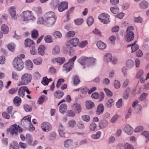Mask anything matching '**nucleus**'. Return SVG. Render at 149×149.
Instances as JSON below:
<instances>
[{
  "mask_svg": "<svg viewBox=\"0 0 149 149\" xmlns=\"http://www.w3.org/2000/svg\"><path fill=\"white\" fill-rule=\"evenodd\" d=\"M52 36L56 39H61L63 36L62 33L59 31H56L52 33Z\"/></svg>",
  "mask_w": 149,
  "mask_h": 149,
  "instance_id": "nucleus-26",
  "label": "nucleus"
},
{
  "mask_svg": "<svg viewBox=\"0 0 149 149\" xmlns=\"http://www.w3.org/2000/svg\"><path fill=\"white\" fill-rule=\"evenodd\" d=\"M44 40L45 42L47 43H51L53 42V40L52 36L49 35L46 36Z\"/></svg>",
  "mask_w": 149,
  "mask_h": 149,
  "instance_id": "nucleus-39",
  "label": "nucleus"
},
{
  "mask_svg": "<svg viewBox=\"0 0 149 149\" xmlns=\"http://www.w3.org/2000/svg\"><path fill=\"white\" fill-rule=\"evenodd\" d=\"M40 128L43 131L47 132L52 129V126L49 123L45 122L42 124Z\"/></svg>",
  "mask_w": 149,
  "mask_h": 149,
  "instance_id": "nucleus-9",
  "label": "nucleus"
},
{
  "mask_svg": "<svg viewBox=\"0 0 149 149\" xmlns=\"http://www.w3.org/2000/svg\"><path fill=\"white\" fill-rule=\"evenodd\" d=\"M19 147L15 141H13L10 144L9 149H19Z\"/></svg>",
  "mask_w": 149,
  "mask_h": 149,
  "instance_id": "nucleus-40",
  "label": "nucleus"
},
{
  "mask_svg": "<svg viewBox=\"0 0 149 149\" xmlns=\"http://www.w3.org/2000/svg\"><path fill=\"white\" fill-rule=\"evenodd\" d=\"M113 86L116 89L119 88L120 87V82L118 80H115L114 82Z\"/></svg>",
  "mask_w": 149,
  "mask_h": 149,
  "instance_id": "nucleus-57",
  "label": "nucleus"
},
{
  "mask_svg": "<svg viewBox=\"0 0 149 149\" xmlns=\"http://www.w3.org/2000/svg\"><path fill=\"white\" fill-rule=\"evenodd\" d=\"M148 2L145 0L142 1L139 4V7L140 9L145 10L149 6Z\"/></svg>",
  "mask_w": 149,
  "mask_h": 149,
  "instance_id": "nucleus-16",
  "label": "nucleus"
},
{
  "mask_svg": "<svg viewBox=\"0 0 149 149\" xmlns=\"http://www.w3.org/2000/svg\"><path fill=\"white\" fill-rule=\"evenodd\" d=\"M68 125L69 127L73 128L76 126L77 122L75 120L72 119L68 121Z\"/></svg>",
  "mask_w": 149,
  "mask_h": 149,
  "instance_id": "nucleus-43",
  "label": "nucleus"
},
{
  "mask_svg": "<svg viewBox=\"0 0 149 149\" xmlns=\"http://www.w3.org/2000/svg\"><path fill=\"white\" fill-rule=\"evenodd\" d=\"M108 124V122L107 120H103L100 121L99 127L101 129H103L106 128Z\"/></svg>",
  "mask_w": 149,
  "mask_h": 149,
  "instance_id": "nucleus-24",
  "label": "nucleus"
},
{
  "mask_svg": "<svg viewBox=\"0 0 149 149\" xmlns=\"http://www.w3.org/2000/svg\"><path fill=\"white\" fill-rule=\"evenodd\" d=\"M72 107L76 113L78 114L81 111L82 108L79 104L78 103L74 104Z\"/></svg>",
  "mask_w": 149,
  "mask_h": 149,
  "instance_id": "nucleus-12",
  "label": "nucleus"
},
{
  "mask_svg": "<svg viewBox=\"0 0 149 149\" xmlns=\"http://www.w3.org/2000/svg\"><path fill=\"white\" fill-rule=\"evenodd\" d=\"M16 7L15 6H12L9 7L8 9V11L9 15L16 13Z\"/></svg>",
  "mask_w": 149,
  "mask_h": 149,
  "instance_id": "nucleus-51",
  "label": "nucleus"
},
{
  "mask_svg": "<svg viewBox=\"0 0 149 149\" xmlns=\"http://www.w3.org/2000/svg\"><path fill=\"white\" fill-rule=\"evenodd\" d=\"M104 110V107L102 104H100L97 107L96 110V114L97 115H100L103 113Z\"/></svg>",
  "mask_w": 149,
  "mask_h": 149,
  "instance_id": "nucleus-20",
  "label": "nucleus"
},
{
  "mask_svg": "<svg viewBox=\"0 0 149 149\" xmlns=\"http://www.w3.org/2000/svg\"><path fill=\"white\" fill-rule=\"evenodd\" d=\"M31 116L28 115L24 117L22 120V123H23L25 125H28L31 123Z\"/></svg>",
  "mask_w": 149,
  "mask_h": 149,
  "instance_id": "nucleus-18",
  "label": "nucleus"
},
{
  "mask_svg": "<svg viewBox=\"0 0 149 149\" xmlns=\"http://www.w3.org/2000/svg\"><path fill=\"white\" fill-rule=\"evenodd\" d=\"M78 61L80 64L85 67L88 66L89 57L82 56L78 60Z\"/></svg>",
  "mask_w": 149,
  "mask_h": 149,
  "instance_id": "nucleus-10",
  "label": "nucleus"
},
{
  "mask_svg": "<svg viewBox=\"0 0 149 149\" xmlns=\"http://www.w3.org/2000/svg\"><path fill=\"white\" fill-rule=\"evenodd\" d=\"M123 130L126 134L130 135L133 132V129L130 125L127 124L125 126Z\"/></svg>",
  "mask_w": 149,
  "mask_h": 149,
  "instance_id": "nucleus-14",
  "label": "nucleus"
},
{
  "mask_svg": "<svg viewBox=\"0 0 149 149\" xmlns=\"http://www.w3.org/2000/svg\"><path fill=\"white\" fill-rule=\"evenodd\" d=\"M94 22V18L92 16H89L87 19V23L88 26L91 25Z\"/></svg>",
  "mask_w": 149,
  "mask_h": 149,
  "instance_id": "nucleus-44",
  "label": "nucleus"
},
{
  "mask_svg": "<svg viewBox=\"0 0 149 149\" xmlns=\"http://www.w3.org/2000/svg\"><path fill=\"white\" fill-rule=\"evenodd\" d=\"M73 78L74 84L75 86H77L79 83L80 81L78 76H75L73 77Z\"/></svg>",
  "mask_w": 149,
  "mask_h": 149,
  "instance_id": "nucleus-56",
  "label": "nucleus"
},
{
  "mask_svg": "<svg viewBox=\"0 0 149 149\" xmlns=\"http://www.w3.org/2000/svg\"><path fill=\"white\" fill-rule=\"evenodd\" d=\"M123 100L122 99H120L116 102V105L118 108L121 107L123 106Z\"/></svg>",
  "mask_w": 149,
  "mask_h": 149,
  "instance_id": "nucleus-61",
  "label": "nucleus"
},
{
  "mask_svg": "<svg viewBox=\"0 0 149 149\" xmlns=\"http://www.w3.org/2000/svg\"><path fill=\"white\" fill-rule=\"evenodd\" d=\"M114 105V100L112 99H110L108 100L107 102L105 107H106L111 108Z\"/></svg>",
  "mask_w": 149,
  "mask_h": 149,
  "instance_id": "nucleus-32",
  "label": "nucleus"
},
{
  "mask_svg": "<svg viewBox=\"0 0 149 149\" xmlns=\"http://www.w3.org/2000/svg\"><path fill=\"white\" fill-rule=\"evenodd\" d=\"M110 9L111 12L114 14H117L119 11V8L117 6L111 7Z\"/></svg>",
  "mask_w": 149,
  "mask_h": 149,
  "instance_id": "nucleus-46",
  "label": "nucleus"
},
{
  "mask_svg": "<svg viewBox=\"0 0 149 149\" xmlns=\"http://www.w3.org/2000/svg\"><path fill=\"white\" fill-rule=\"evenodd\" d=\"M68 8V3L66 1L61 2L58 6V10L60 12H62Z\"/></svg>",
  "mask_w": 149,
  "mask_h": 149,
  "instance_id": "nucleus-11",
  "label": "nucleus"
},
{
  "mask_svg": "<svg viewBox=\"0 0 149 149\" xmlns=\"http://www.w3.org/2000/svg\"><path fill=\"white\" fill-rule=\"evenodd\" d=\"M45 47L43 45H40L38 48V53L39 55L43 56L45 54Z\"/></svg>",
  "mask_w": 149,
  "mask_h": 149,
  "instance_id": "nucleus-22",
  "label": "nucleus"
},
{
  "mask_svg": "<svg viewBox=\"0 0 149 149\" xmlns=\"http://www.w3.org/2000/svg\"><path fill=\"white\" fill-rule=\"evenodd\" d=\"M76 113L75 111L72 110H68L67 112V115L69 117H74L75 116Z\"/></svg>",
  "mask_w": 149,
  "mask_h": 149,
  "instance_id": "nucleus-45",
  "label": "nucleus"
},
{
  "mask_svg": "<svg viewBox=\"0 0 149 149\" xmlns=\"http://www.w3.org/2000/svg\"><path fill=\"white\" fill-rule=\"evenodd\" d=\"M51 78H48L47 76L44 77L43 78L41 81L42 84L44 86L48 85V83L52 81Z\"/></svg>",
  "mask_w": 149,
  "mask_h": 149,
  "instance_id": "nucleus-30",
  "label": "nucleus"
},
{
  "mask_svg": "<svg viewBox=\"0 0 149 149\" xmlns=\"http://www.w3.org/2000/svg\"><path fill=\"white\" fill-rule=\"evenodd\" d=\"M25 65L28 70H32L33 68V64L31 61L30 60H28L26 61Z\"/></svg>",
  "mask_w": 149,
  "mask_h": 149,
  "instance_id": "nucleus-28",
  "label": "nucleus"
},
{
  "mask_svg": "<svg viewBox=\"0 0 149 149\" xmlns=\"http://www.w3.org/2000/svg\"><path fill=\"white\" fill-rule=\"evenodd\" d=\"M130 82V80L128 78L125 79L124 81L122 84V87L123 88H125L127 86Z\"/></svg>",
  "mask_w": 149,
  "mask_h": 149,
  "instance_id": "nucleus-60",
  "label": "nucleus"
},
{
  "mask_svg": "<svg viewBox=\"0 0 149 149\" xmlns=\"http://www.w3.org/2000/svg\"><path fill=\"white\" fill-rule=\"evenodd\" d=\"M23 130L22 128L16 124L10 126L8 130V132L12 135H17L18 132H22Z\"/></svg>",
  "mask_w": 149,
  "mask_h": 149,
  "instance_id": "nucleus-5",
  "label": "nucleus"
},
{
  "mask_svg": "<svg viewBox=\"0 0 149 149\" xmlns=\"http://www.w3.org/2000/svg\"><path fill=\"white\" fill-rule=\"evenodd\" d=\"M20 16L21 20L25 22H27L30 20H34L36 19L31 11L26 10L23 11L21 13Z\"/></svg>",
  "mask_w": 149,
  "mask_h": 149,
  "instance_id": "nucleus-2",
  "label": "nucleus"
},
{
  "mask_svg": "<svg viewBox=\"0 0 149 149\" xmlns=\"http://www.w3.org/2000/svg\"><path fill=\"white\" fill-rule=\"evenodd\" d=\"M134 29V27L132 26H129L127 28V33L129 34H134L133 31Z\"/></svg>",
  "mask_w": 149,
  "mask_h": 149,
  "instance_id": "nucleus-62",
  "label": "nucleus"
},
{
  "mask_svg": "<svg viewBox=\"0 0 149 149\" xmlns=\"http://www.w3.org/2000/svg\"><path fill=\"white\" fill-rule=\"evenodd\" d=\"M95 106L94 103L90 100H87L86 102V107L88 109H90Z\"/></svg>",
  "mask_w": 149,
  "mask_h": 149,
  "instance_id": "nucleus-27",
  "label": "nucleus"
},
{
  "mask_svg": "<svg viewBox=\"0 0 149 149\" xmlns=\"http://www.w3.org/2000/svg\"><path fill=\"white\" fill-rule=\"evenodd\" d=\"M101 134V132L98 131L95 134H93L91 135V137L92 139H100Z\"/></svg>",
  "mask_w": 149,
  "mask_h": 149,
  "instance_id": "nucleus-41",
  "label": "nucleus"
},
{
  "mask_svg": "<svg viewBox=\"0 0 149 149\" xmlns=\"http://www.w3.org/2000/svg\"><path fill=\"white\" fill-rule=\"evenodd\" d=\"M79 40L77 38H74L70 40L66 44L67 47L68 48L71 47V45L73 47H76L79 44Z\"/></svg>",
  "mask_w": 149,
  "mask_h": 149,
  "instance_id": "nucleus-8",
  "label": "nucleus"
},
{
  "mask_svg": "<svg viewBox=\"0 0 149 149\" xmlns=\"http://www.w3.org/2000/svg\"><path fill=\"white\" fill-rule=\"evenodd\" d=\"M67 109V104H62L59 107V111L61 113L64 114L66 112Z\"/></svg>",
  "mask_w": 149,
  "mask_h": 149,
  "instance_id": "nucleus-21",
  "label": "nucleus"
},
{
  "mask_svg": "<svg viewBox=\"0 0 149 149\" xmlns=\"http://www.w3.org/2000/svg\"><path fill=\"white\" fill-rule=\"evenodd\" d=\"M134 34L127 33L125 37L126 41L127 42H130L134 38Z\"/></svg>",
  "mask_w": 149,
  "mask_h": 149,
  "instance_id": "nucleus-34",
  "label": "nucleus"
},
{
  "mask_svg": "<svg viewBox=\"0 0 149 149\" xmlns=\"http://www.w3.org/2000/svg\"><path fill=\"white\" fill-rule=\"evenodd\" d=\"M7 47L10 51L13 52H14L15 49V45L14 44L12 43H10L8 45Z\"/></svg>",
  "mask_w": 149,
  "mask_h": 149,
  "instance_id": "nucleus-48",
  "label": "nucleus"
},
{
  "mask_svg": "<svg viewBox=\"0 0 149 149\" xmlns=\"http://www.w3.org/2000/svg\"><path fill=\"white\" fill-rule=\"evenodd\" d=\"M24 86L21 87L18 90V95L21 97H23L24 96Z\"/></svg>",
  "mask_w": 149,
  "mask_h": 149,
  "instance_id": "nucleus-37",
  "label": "nucleus"
},
{
  "mask_svg": "<svg viewBox=\"0 0 149 149\" xmlns=\"http://www.w3.org/2000/svg\"><path fill=\"white\" fill-rule=\"evenodd\" d=\"M144 74V71L143 70L141 69L139 71L136 75V78L139 79Z\"/></svg>",
  "mask_w": 149,
  "mask_h": 149,
  "instance_id": "nucleus-63",
  "label": "nucleus"
},
{
  "mask_svg": "<svg viewBox=\"0 0 149 149\" xmlns=\"http://www.w3.org/2000/svg\"><path fill=\"white\" fill-rule=\"evenodd\" d=\"M32 76L31 74L28 73H25L22 75L20 81L18 86L27 85L31 81Z\"/></svg>",
  "mask_w": 149,
  "mask_h": 149,
  "instance_id": "nucleus-3",
  "label": "nucleus"
},
{
  "mask_svg": "<svg viewBox=\"0 0 149 149\" xmlns=\"http://www.w3.org/2000/svg\"><path fill=\"white\" fill-rule=\"evenodd\" d=\"M55 14L52 11L46 13L44 15L45 24L50 26L53 25L56 22Z\"/></svg>",
  "mask_w": 149,
  "mask_h": 149,
  "instance_id": "nucleus-1",
  "label": "nucleus"
},
{
  "mask_svg": "<svg viewBox=\"0 0 149 149\" xmlns=\"http://www.w3.org/2000/svg\"><path fill=\"white\" fill-rule=\"evenodd\" d=\"M82 119L84 121L88 122L90 120V117L88 115H84L81 116Z\"/></svg>",
  "mask_w": 149,
  "mask_h": 149,
  "instance_id": "nucleus-55",
  "label": "nucleus"
},
{
  "mask_svg": "<svg viewBox=\"0 0 149 149\" xmlns=\"http://www.w3.org/2000/svg\"><path fill=\"white\" fill-rule=\"evenodd\" d=\"M138 101L136 100L132 104V107H135V112L137 113H139L141 109V106L140 104H137Z\"/></svg>",
  "mask_w": 149,
  "mask_h": 149,
  "instance_id": "nucleus-17",
  "label": "nucleus"
},
{
  "mask_svg": "<svg viewBox=\"0 0 149 149\" xmlns=\"http://www.w3.org/2000/svg\"><path fill=\"white\" fill-rule=\"evenodd\" d=\"M13 102L15 105L18 106L21 103V99L20 97L16 96L13 99Z\"/></svg>",
  "mask_w": 149,
  "mask_h": 149,
  "instance_id": "nucleus-38",
  "label": "nucleus"
},
{
  "mask_svg": "<svg viewBox=\"0 0 149 149\" xmlns=\"http://www.w3.org/2000/svg\"><path fill=\"white\" fill-rule=\"evenodd\" d=\"M64 147L70 149H72L74 148L73 142L72 140L70 139L66 140L64 142Z\"/></svg>",
  "mask_w": 149,
  "mask_h": 149,
  "instance_id": "nucleus-13",
  "label": "nucleus"
},
{
  "mask_svg": "<svg viewBox=\"0 0 149 149\" xmlns=\"http://www.w3.org/2000/svg\"><path fill=\"white\" fill-rule=\"evenodd\" d=\"M97 45L99 49L102 50L105 49L107 47L106 44L101 41L97 42Z\"/></svg>",
  "mask_w": 149,
  "mask_h": 149,
  "instance_id": "nucleus-31",
  "label": "nucleus"
},
{
  "mask_svg": "<svg viewBox=\"0 0 149 149\" xmlns=\"http://www.w3.org/2000/svg\"><path fill=\"white\" fill-rule=\"evenodd\" d=\"M60 51V49L59 46L56 45L52 49V54L54 56H56L58 54Z\"/></svg>",
  "mask_w": 149,
  "mask_h": 149,
  "instance_id": "nucleus-23",
  "label": "nucleus"
},
{
  "mask_svg": "<svg viewBox=\"0 0 149 149\" xmlns=\"http://www.w3.org/2000/svg\"><path fill=\"white\" fill-rule=\"evenodd\" d=\"M75 32L73 31H71L66 33V36L68 38L73 37L75 35Z\"/></svg>",
  "mask_w": 149,
  "mask_h": 149,
  "instance_id": "nucleus-54",
  "label": "nucleus"
},
{
  "mask_svg": "<svg viewBox=\"0 0 149 149\" xmlns=\"http://www.w3.org/2000/svg\"><path fill=\"white\" fill-rule=\"evenodd\" d=\"M60 3L59 0H52L51 3V5L53 8H55Z\"/></svg>",
  "mask_w": 149,
  "mask_h": 149,
  "instance_id": "nucleus-49",
  "label": "nucleus"
},
{
  "mask_svg": "<svg viewBox=\"0 0 149 149\" xmlns=\"http://www.w3.org/2000/svg\"><path fill=\"white\" fill-rule=\"evenodd\" d=\"M110 16L107 14L103 13L100 14L98 16V18L102 23L104 24H107L110 22Z\"/></svg>",
  "mask_w": 149,
  "mask_h": 149,
  "instance_id": "nucleus-7",
  "label": "nucleus"
},
{
  "mask_svg": "<svg viewBox=\"0 0 149 149\" xmlns=\"http://www.w3.org/2000/svg\"><path fill=\"white\" fill-rule=\"evenodd\" d=\"M125 149H134V147L128 143H126L124 145Z\"/></svg>",
  "mask_w": 149,
  "mask_h": 149,
  "instance_id": "nucleus-64",
  "label": "nucleus"
},
{
  "mask_svg": "<svg viewBox=\"0 0 149 149\" xmlns=\"http://www.w3.org/2000/svg\"><path fill=\"white\" fill-rule=\"evenodd\" d=\"M64 95V93L63 92L57 91L55 92L54 95L56 98L60 99L63 97Z\"/></svg>",
  "mask_w": 149,
  "mask_h": 149,
  "instance_id": "nucleus-35",
  "label": "nucleus"
},
{
  "mask_svg": "<svg viewBox=\"0 0 149 149\" xmlns=\"http://www.w3.org/2000/svg\"><path fill=\"white\" fill-rule=\"evenodd\" d=\"M31 36L33 38H36L38 35V31L36 29H33L31 32Z\"/></svg>",
  "mask_w": 149,
  "mask_h": 149,
  "instance_id": "nucleus-50",
  "label": "nucleus"
},
{
  "mask_svg": "<svg viewBox=\"0 0 149 149\" xmlns=\"http://www.w3.org/2000/svg\"><path fill=\"white\" fill-rule=\"evenodd\" d=\"M1 29L3 33L6 34L9 32V28L7 24H3L1 26Z\"/></svg>",
  "mask_w": 149,
  "mask_h": 149,
  "instance_id": "nucleus-25",
  "label": "nucleus"
},
{
  "mask_svg": "<svg viewBox=\"0 0 149 149\" xmlns=\"http://www.w3.org/2000/svg\"><path fill=\"white\" fill-rule=\"evenodd\" d=\"M12 65L15 69L18 71H21L24 68V62L19 57L15 58L13 61Z\"/></svg>",
  "mask_w": 149,
  "mask_h": 149,
  "instance_id": "nucleus-4",
  "label": "nucleus"
},
{
  "mask_svg": "<svg viewBox=\"0 0 149 149\" xmlns=\"http://www.w3.org/2000/svg\"><path fill=\"white\" fill-rule=\"evenodd\" d=\"M88 44V41L87 40H84L81 41L79 44V46L81 48H83L86 47Z\"/></svg>",
  "mask_w": 149,
  "mask_h": 149,
  "instance_id": "nucleus-42",
  "label": "nucleus"
},
{
  "mask_svg": "<svg viewBox=\"0 0 149 149\" xmlns=\"http://www.w3.org/2000/svg\"><path fill=\"white\" fill-rule=\"evenodd\" d=\"M135 42L134 43L132 44V45L131 47V52L132 53L135 52L139 48V46Z\"/></svg>",
  "mask_w": 149,
  "mask_h": 149,
  "instance_id": "nucleus-47",
  "label": "nucleus"
},
{
  "mask_svg": "<svg viewBox=\"0 0 149 149\" xmlns=\"http://www.w3.org/2000/svg\"><path fill=\"white\" fill-rule=\"evenodd\" d=\"M97 125L95 123H92L89 125V128L90 131H94L96 129Z\"/></svg>",
  "mask_w": 149,
  "mask_h": 149,
  "instance_id": "nucleus-59",
  "label": "nucleus"
},
{
  "mask_svg": "<svg viewBox=\"0 0 149 149\" xmlns=\"http://www.w3.org/2000/svg\"><path fill=\"white\" fill-rule=\"evenodd\" d=\"M96 61V59L95 58L91 57H89L88 66L94 64Z\"/></svg>",
  "mask_w": 149,
  "mask_h": 149,
  "instance_id": "nucleus-53",
  "label": "nucleus"
},
{
  "mask_svg": "<svg viewBox=\"0 0 149 149\" xmlns=\"http://www.w3.org/2000/svg\"><path fill=\"white\" fill-rule=\"evenodd\" d=\"M112 56V55L111 54H107L104 56V60L105 62L109 63L110 61Z\"/></svg>",
  "mask_w": 149,
  "mask_h": 149,
  "instance_id": "nucleus-33",
  "label": "nucleus"
},
{
  "mask_svg": "<svg viewBox=\"0 0 149 149\" xmlns=\"http://www.w3.org/2000/svg\"><path fill=\"white\" fill-rule=\"evenodd\" d=\"M77 58V56H75L73 58L70 59L68 63H65L63 66V69L66 72L71 70L73 67L74 62Z\"/></svg>",
  "mask_w": 149,
  "mask_h": 149,
  "instance_id": "nucleus-6",
  "label": "nucleus"
},
{
  "mask_svg": "<svg viewBox=\"0 0 149 149\" xmlns=\"http://www.w3.org/2000/svg\"><path fill=\"white\" fill-rule=\"evenodd\" d=\"M34 44L33 40L29 38H27L25 40L24 44L26 47H31Z\"/></svg>",
  "mask_w": 149,
  "mask_h": 149,
  "instance_id": "nucleus-29",
  "label": "nucleus"
},
{
  "mask_svg": "<svg viewBox=\"0 0 149 149\" xmlns=\"http://www.w3.org/2000/svg\"><path fill=\"white\" fill-rule=\"evenodd\" d=\"M65 60L64 57L61 58L60 57L58 58H53L51 60L52 63H57L59 64H61L63 63Z\"/></svg>",
  "mask_w": 149,
  "mask_h": 149,
  "instance_id": "nucleus-15",
  "label": "nucleus"
},
{
  "mask_svg": "<svg viewBox=\"0 0 149 149\" xmlns=\"http://www.w3.org/2000/svg\"><path fill=\"white\" fill-rule=\"evenodd\" d=\"M119 118V116L117 113L115 114L111 119L110 122L111 123H115Z\"/></svg>",
  "mask_w": 149,
  "mask_h": 149,
  "instance_id": "nucleus-52",
  "label": "nucleus"
},
{
  "mask_svg": "<svg viewBox=\"0 0 149 149\" xmlns=\"http://www.w3.org/2000/svg\"><path fill=\"white\" fill-rule=\"evenodd\" d=\"M84 21V20L82 18H79L74 20V22L76 25H81Z\"/></svg>",
  "mask_w": 149,
  "mask_h": 149,
  "instance_id": "nucleus-58",
  "label": "nucleus"
},
{
  "mask_svg": "<svg viewBox=\"0 0 149 149\" xmlns=\"http://www.w3.org/2000/svg\"><path fill=\"white\" fill-rule=\"evenodd\" d=\"M42 59L40 57L34 59L33 61L34 63L36 65H39L42 64Z\"/></svg>",
  "mask_w": 149,
  "mask_h": 149,
  "instance_id": "nucleus-36",
  "label": "nucleus"
},
{
  "mask_svg": "<svg viewBox=\"0 0 149 149\" xmlns=\"http://www.w3.org/2000/svg\"><path fill=\"white\" fill-rule=\"evenodd\" d=\"M125 65L128 68L131 69L134 67L135 63L132 60L128 59L126 61Z\"/></svg>",
  "mask_w": 149,
  "mask_h": 149,
  "instance_id": "nucleus-19",
  "label": "nucleus"
}]
</instances>
